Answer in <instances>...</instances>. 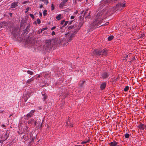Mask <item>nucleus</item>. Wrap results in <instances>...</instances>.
Segmentation results:
<instances>
[{
	"label": "nucleus",
	"instance_id": "obj_61",
	"mask_svg": "<svg viewBox=\"0 0 146 146\" xmlns=\"http://www.w3.org/2000/svg\"><path fill=\"white\" fill-rule=\"evenodd\" d=\"M136 26H135V25L133 26L132 27V29H134L135 28H136Z\"/></svg>",
	"mask_w": 146,
	"mask_h": 146
},
{
	"label": "nucleus",
	"instance_id": "obj_16",
	"mask_svg": "<svg viewBox=\"0 0 146 146\" xmlns=\"http://www.w3.org/2000/svg\"><path fill=\"white\" fill-rule=\"evenodd\" d=\"M19 2H14L12 3L11 5V8H15L18 5Z\"/></svg>",
	"mask_w": 146,
	"mask_h": 146
},
{
	"label": "nucleus",
	"instance_id": "obj_18",
	"mask_svg": "<svg viewBox=\"0 0 146 146\" xmlns=\"http://www.w3.org/2000/svg\"><path fill=\"white\" fill-rule=\"evenodd\" d=\"M140 124L138 126V128L140 130H143L144 129L143 126H144V124H142V123L140 122Z\"/></svg>",
	"mask_w": 146,
	"mask_h": 146
},
{
	"label": "nucleus",
	"instance_id": "obj_26",
	"mask_svg": "<svg viewBox=\"0 0 146 146\" xmlns=\"http://www.w3.org/2000/svg\"><path fill=\"white\" fill-rule=\"evenodd\" d=\"M61 16L62 15L60 14L56 17V18L57 20L59 21L61 19Z\"/></svg>",
	"mask_w": 146,
	"mask_h": 146
},
{
	"label": "nucleus",
	"instance_id": "obj_31",
	"mask_svg": "<svg viewBox=\"0 0 146 146\" xmlns=\"http://www.w3.org/2000/svg\"><path fill=\"white\" fill-rule=\"evenodd\" d=\"M145 36V34L144 33H143V34H140L139 35V36H140V38H143L144 39V36Z\"/></svg>",
	"mask_w": 146,
	"mask_h": 146
},
{
	"label": "nucleus",
	"instance_id": "obj_37",
	"mask_svg": "<svg viewBox=\"0 0 146 146\" xmlns=\"http://www.w3.org/2000/svg\"><path fill=\"white\" fill-rule=\"evenodd\" d=\"M129 89V87L128 86H127L124 89V90L125 92L127 91Z\"/></svg>",
	"mask_w": 146,
	"mask_h": 146
},
{
	"label": "nucleus",
	"instance_id": "obj_6",
	"mask_svg": "<svg viewBox=\"0 0 146 146\" xmlns=\"http://www.w3.org/2000/svg\"><path fill=\"white\" fill-rule=\"evenodd\" d=\"M90 11H89L88 9H86L85 11H83L82 12V13L83 14L82 18H86L88 17L90 15Z\"/></svg>",
	"mask_w": 146,
	"mask_h": 146
},
{
	"label": "nucleus",
	"instance_id": "obj_47",
	"mask_svg": "<svg viewBox=\"0 0 146 146\" xmlns=\"http://www.w3.org/2000/svg\"><path fill=\"white\" fill-rule=\"evenodd\" d=\"M37 23L39 24H40V23H41V21L39 19H37Z\"/></svg>",
	"mask_w": 146,
	"mask_h": 146
},
{
	"label": "nucleus",
	"instance_id": "obj_3",
	"mask_svg": "<svg viewBox=\"0 0 146 146\" xmlns=\"http://www.w3.org/2000/svg\"><path fill=\"white\" fill-rule=\"evenodd\" d=\"M44 47L46 50L51 49L53 47V44L51 39H46L44 40Z\"/></svg>",
	"mask_w": 146,
	"mask_h": 146
},
{
	"label": "nucleus",
	"instance_id": "obj_14",
	"mask_svg": "<svg viewBox=\"0 0 146 146\" xmlns=\"http://www.w3.org/2000/svg\"><path fill=\"white\" fill-rule=\"evenodd\" d=\"M102 78L103 79L108 78V77L109 75L107 72H103L101 75Z\"/></svg>",
	"mask_w": 146,
	"mask_h": 146
},
{
	"label": "nucleus",
	"instance_id": "obj_19",
	"mask_svg": "<svg viewBox=\"0 0 146 146\" xmlns=\"http://www.w3.org/2000/svg\"><path fill=\"white\" fill-rule=\"evenodd\" d=\"M89 141L90 138L89 137H88L86 138L85 140H84V141L82 142L81 143L82 144H86Z\"/></svg>",
	"mask_w": 146,
	"mask_h": 146
},
{
	"label": "nucleus",
	"instance_id": "obj_2",
	"mask_svg": "<svg viewBox=\"0 0 146 146\" xmlns=\"http://www.w3.org/2000/svg\"><path fill=\"white\" fill-rule=\"evenodd\" d=\"M115 12L113 7L108 8L107 9H104L102 12L101 13H98L97 15L98 16H100L102 14L104 15L105 17H108L110 15L114 13Z\"/></svg>",
	"mask_w": 146,
	"mask_h": 146
},
{
	"label": "nucleus",
	"instance_id": "obj_64",
	"mask_svg": "<svg viewBox=\"0 0 146 146\" xmlns=\"http://www.w3.org/2000/svg\"><path fill=\"white\" fill-rule=\"evenodd\" d=\"M1 126L4 127H6L5 125L4 124H2L1 125Z\"/></svg>",
	"mask_w": 146,
	"mask_h": 146
},
{
	"label": "nucleus",
	"instance_id": "obj_4",
	"mask_svg": "<svg viewBox=\"0 0 146 146\" xmlns=\"http://www.w3.org/2000/svg\"><path fill=\"white\" fill-rule=\"evenodd\" d=\"M125 0H122L118 4H117L116 6L113 7V9L115 11L118 10L120 8H122L126 6Z\"/></svg>",
	"mask_w": 146,
	"mask_h": 146
},
{
	"label": "nucleus",
	"instance_id": "obj_39",
	"mask_svg": "<svg viewBox=\"0 0 146 146\" xmlns=\"http://www.w3.org/2000/svg\"><path fill=\"white\" fill-rule=\"evenodd\" d=\"M27 73L31 75H33V72L31 71L28 70L27 72Z\"/></svg>",
	"mask_w": 146,
	"mask_h": 146
},
{
	"label": "nucleus",
	"instance_id": "obj_20",
	"mask_svg": "<svg viewBox=\"0 0 146 146\" xmlns=\"http://www.w3.org/2000/svg\"><path fill=\"white\" fill-rule=\"evenodd\" d=\"M42 95L44 96L43 101H45L46 99L47 98L48 96L44 92H42Z\"/></svg>",
	"mask_w": 146,
	"mask_h": 146
},
{
	"label": "nucleus",
	"instance_id": "obj_63",
	"mask_svg": "<svg viewBox=\"0 0 146 146\" xmlns=\"http://www.w3.org/2000/svg\"><path fill=\"white\" fill-rule=\"evenodd\" d=\"M27 99H28V98H25L24 99V102H26L27 100Z\"/></svg>",
	"mask_w": 146,
	"mask_h": 146
},
{
	"label": "nucleus",
	"instance_id": "obj_42",
	"mask_svg": "<svg viewBox=\"0 0 146 146\" xmlns=\"http://www.w3.org/2000/svg\"><path fill=\"white\" fill-rule=\"evenodd\" d=\"M54 8H55V7H54V5L52 3L51 4V10H52V11L53 10H54Z\"/></svg>",
	"mask_w": 146,
	"mask_h": 146
},
{
	"label": "nucleus",
	"instance_id": "obj_29",
	"mask_svg": "<svg viewBox=\"0 0 146 146\" xmlns=\"http://www.w3.org/2000/svg\"><path fill=\"white\" fill-rule=\"evenodd\" d=\"M65 4L64 2H63L62 1L60 3L59 5V7L60 8H62L63 7H64L65 5Z\"/></svg>",
	"mask_w": 146,
	"mask_h": 146
},
{
	"label": "nucleus",
	"instance_id": "obj_62",
	"mask_svg": "<svg viewBox=\"0 0 146 146\" xmlns=\"http://www.w3.org/2000/svg\"><path fill=\"white\" fill-rule=\"evenodd\" d=\"M9 14L10 15V17H12V15H13V13H9Z\"/></svg>",
	"mask_w": 146,
	"mask_h": 146
},
{
	"label": "nucleus",
	"instance_id": "obj_9",
	"mask_svg": "<svg viewBox=\"0 0 146 146\" xmlns=\"http://www.w3.org/2000/svg\"><path fill=\"white\" fill-rule=\"evenodd\" d=\"M51 40L52 41V43L53 46L55 45H56L59 43L60 41L59 40L58 37L51 39Z\"/></svg>",
	"mask_w": 146,
	"mask_h": 146
},
{
	"label": "nucleus",
	"instance_id": "obj_25",
	"mask_svg": "<svg viewBox=\"0 0 146 146\" xmlns=\"http://www.w3.org/2000/svg\"><path fill=\"white\" fill-rule=\"evenodd\" d=\"M128 55L126 54H125L124 55V57H123V60H125V62L127 60V58L128 57Z\"/></svg>",
	"mask_w": 146,
	"mask_h": 146
},
{
	"label": "nucleus",
	"instance_id": "obj_30",
	"mask_svg": "<svg viewBox=\"0 0 146 146\" xmlns=\"http://www.w3.org/2000/svg\"><path fill=\"white\" fill-rule=\"evenodd\" d=\"M34 119H29L28 121V123L29 124H31L32 122L34 121Z\"/></svg>",
	"mask_w": 146,
	"mask_h": 146
},
{
	"label": "nucleus",
	"instance_id": "obj_5",
	"mask_svg": "<svg viewBox=\"0 0 146 146\" xmlns=\"http://www.w3.org/2000/svg\"><path fill=\"white\" fill-rule=\"evenodd\" d=\"M12 38L14 41L19 40L20 37L19 36L20 34L19 33H11Z\"/></svg>",
	"mask_w": 146,
	"mask_h": 146
},
{
	"label": "nucleus",
	"instance_id": "obj_10",
	"mask_svg": "<svg viewBox=\"0 0 146 146\" xmlns=\"http://www.w3.org/2000/svg\"><path fill=\"white\" fill-rule=\"evenodd\" d=\"M27 23V20L24 18L22 19L20 22V28L22 27L23 29L25 28V24Z\"/></svg>",
	"mask_w": 146,
	"mask_h": 146
},
{
	"label": "nucleus",
	"instance_id": "obj_41",
	"mask_svg": "<svg viewBox=\"0 0 146 146\" xmlns=\"http://www.w3.org/2000/svg\"><path fill=\"white\" fill-rule=\"evenodd\" d=\"M42 122L41 123L40 122L39 123V124L38 125V127H39V129H40L41 128L42 125Z\"/></svg>",
	"mask_w": 146,
	"mask_h": 146
},
{
	"label": "nucleus",
	"instance_id": "obj_33",
	"mask_svg": "<svg viewBox=\"0 0 146 146\" xmlns=\"http://www.w3.org/2000/svg\"><path fill=\"white\" fill-rule=\"evenodd\" d=\"M31 117L27 114L25 116V119L26 120H28Z\"/></svg>",
	"mask_w": 146,
	"mask_h": 146
},
{
	"label": "nucleus",
	"instance_id": "obj_1",
	"mask_svg": "<svg viewBox=\"0 0 146 146\" xmlns=\"http://www.w3.org/2000/svg\"><path fill=\"white\" fill-rule=\"evenodd\" d=\"M108 52V50L106 48L103 50L100 49L96 48L94 49L92 52L93 55L98 57L100 56H106Z\"/></svg>",
	"mask_w": 146,
	"mask_h": 146
},
{
	"label": "nucleus",
	"instance_id": "obj_8",
	"mask_svg": "<svg viewBox=\"0 0 146 146\" xmlns=\"http://www.w3.org/2000/svg\"><path fill=\"white\" fill-rule=\"evenodd\" d=\"M98 16H97L98 18L95 19V21H94V23H95L96 25V26L97 28H98V26L100 25L103 22V20H99V17H98ZM97 17V16H96Z\"/></svg>",
	"mask_w": 146,
	"mask_h": 146
},
{
	"label": "nucleus",
	"instance_id": "obj_15",
	"mask_svg": "<svg viewBox=\"0 0 146 146\" xmlns=\"http://www.w3.org/2000/svg\"><path fill=\"white\" fill-rule=\"evenodd\" d=\"M106 86V82H103L100 85V90H104Z\"/></svg>",
	"mask_w": 146,
	"mask_h": 146
},
{
	"label": "nucleus",
	"instance_id": "obj_28",
	"mask_svg": "<svg viewBox=\"0 0 146 146\" xmlns=\"http://www.w3.org/2000/svg\"><path fill=\"white\" fill-rule=\"evenodd\" d=\"M23 138L26 141H27L29 139V137H28L27 135H24L23 136Z\"/></svg>",
	"mask_w": 146,
	"mask_h": 146
},
{
	"label": "nucleus",
	"instance_id": "obj_17",
	"mask_svg": "<svg viewBox=\"0 0 146 146\" xmlns=\"http://www.w3.org/2000/svg\"><path fill=\"white\" fill-rule=\"evenodd\" d=\"M30 25H28L26 29L23 31V35L25 34L26 32H27L26 34L28 33V32L29 31V29L30 28Z\"/></svg>",
	"mask_w": 146,
	"mask_h": 146
},
{
	"label": "nucleus",
	"instance_id": "obj_22",
	"mask_svg": "<svg viewBox=\"0 0 146 146\" xmlns=\"http://www.w3.org/2000/svg\"><path fill=\"white\" fill-rule=\"evenodd\" d=\"M77 27L76 24L75 23L73 25L69 26L68 28L67 29L70 30L72 29H74L75 27Z\"/></svg>",
	"mask_w": 146,
	"mask_h": 146
},
{
	"label": "nucleus",
	"instance_id": "obj_54",
	"mask_svg": "<svg viewBox=\"0 0 146 146\" xmlns=\"http://www.w3.org/2000/svg\"><path fill=\"white\" fill-rule=\"evenodd\" d=\"M73 21H74V20H73L71 21H70V22L69 21V22L68 23V25H69L71 24H72V22H73Z\"/></svg>",
	"mask_w": 146,
	"mask_h": 146
},
{
	"label": "nucleus",
	"instance_id": "obj_60",
	"mask_svg": "<svg viewBox=\"0 0 146 146\" xmlns=\"http://www.w3.org/2000/svg\"><path fill=\"white\" fill-rule=\"evenodd\" d=\"M68 122H69V121H66V126H68V124L69 123H68Z\"/></svg>",
	"mask_w": 146,
	"mask_h": 146
},
{
	"label": "nucleus",
	"instance_id": "obj_53",
	"mask_svg": "<svg viewBox=\"0 0 146 146\" xmlns=\"http://www.w3.org/2000/svg\"><path fill=\"white\" fill-rule=\"evenodd\" d=\"M68 0H62V2L66 4Z\"/></svg>",
	"mask_w": 146,
	"mask_h": 146
},
{
	"label": "nucleus",
	"instance_id": "obj_38",
	"mask_svg": "<svg viewBox=\"0 0 146 146\" xmlns=\"http://www.w3.org/2000/svg\"><path fill=\"white\" fill-rule=\"evenodd\" d=\"M43 2H44V3L46 5H47L48 3V0H40Z\"/></svg>",
	"mask_w": 146,
	"mask_h": 146
},
{
	"label": "nucleus",
	"instance_id": "obj_21",
	"mask_svg": "<svg viewBox=\"0 0 146 146\" xmlns=\"http://www.w3.org/2000/svg\"><path fill=\"white\" fill-rule=\"evenodd\" d=\"M35 111H36L35 110H32L28 114L31 117H33L34 115V114Z\"/></svg>",
	"mask_w": 146,
	"mask_h": 146
},
{
	"label": "nucleus",
	"instance_id": "obj_13",
	"mask_svg": "<svg viewBox=\"0 0 146 146\" xmlns=\"http://www.w3.org/2000/svg\"><path fill=\"white\" fill-rule=\"evenodd\" d=\"M118 142H116L114 140L112 142L108 143V144L110 146H119V145H118Z\"/></svg>",
	"mask_w": 146,
	"mask_h": 146
},
{
	"label": "nucleus",
	"instance_id": "obj_34",
	"mask_svg": "<svg viewBox=\"0 0 146 146\" xmlns=\"http://www.w3.org/2000/svg\"><path fill=\"white\" fill-rule=\"evenodd\" d=\"M31 117L27 114L25 116V119L26 120H28Z\"/></svg>",
	"mask_w": 146,
	"mask_h": 146
},
{
	"label": "nucleus",
	"instance_id": "obj_40",
	"mask_svg": "<svg viewBox=\"0 0 146 146\" xmlns=\"http://www.w3.org/2000/svg\"><path fill=\"white\" fill-rule=\"evenodd\" d=\"M43 15L44 16H46L47 14V11L46 10H44L43 12Z\"/></svg>",
	"mask_w": 146,
	"mask_h": 146
},
{
	"label": "nucleus",
	"instance_id": "obj_43",
	"mask_svg": "<svg viewBox=\"0 0 146 146\" xmlns=\"http://www.w3.org/2000/svg\"><path fill=\"white\" fill-rule=\"evenodd\" d=\"M47 29H48V28L46 27H45V28H42L41 29V31H40V32H42V31H44V30H46Z\"/></svg>",
	"mask_w": 146,
	"mask_h": 146
},
{
	"label": "nucleus",
	"instance_id": "obj_27",
	"mask_svg": "<svg viewBox=\"0 0 146 146\" xmlns=\"http://www.w3.org/2000/svg\"><path fill=\"white\" fill-rule=\"evenodd\" d=\"M114 36L113 35L110 36L108 38V41H111L113 38Z\"/></svg>",
	"mask_w": 146,
	"mask_h": 146
},
{
	"label": "nucleus",
	"instance_id": "obj_59",
	"mask_svg": "<svg viewBox=\"0 0 146 146\" xmlns=\"http://www.w3.org/2000/svg\"><path fill=\"white\" fill-rule=\"evenodd\" d=\"M143 124H144V126H143V127H144V129H146V123L145 124L144 123Z\"/></svg>",
	"mask_w": 146,
	"mask_h": 146
},
{
	"label": "nucleus",
	"instance_id": "obj_55",
	"mask_svg": "<svg viewBox=\"0 0 146 146\" xmlns=\"http://www.w3.org/2000/svg\"><path fill=\"white\" fill-rule=\"evenodd\" d=\"M82 1V0H75L74 3L76 4L77 3V1Z\"/></svg>",
	"mask_w": 146,
	"mask_h": 146
},
{
	"label": "nucleus",
	"instance_id": "obj_56",
	"mask_svg": "<svg viewBox=\"0 0 146 146\" xmlns=\"http://www.w3.org/2000/svg\"><path fill=\"white\" fill-rule=\"evenodd\" d=\"M55 34H56L55 32L54 31H53L51 33V35L52 36L54 35H55Z\"/></svg>",
	"mask_w": 146,
	"mask_h": 146
},
{
	"label": "nucleus",
	"instance_id": "obj_50",
	"mask_svg": "<svg viewBox=\"0 0 146 146\" xmlns=\"http://www.w3.org/2000/svg\"><path fill=\"white\" fill-rule=\"evenodd\" d=\"M65 22V20H62V21H61L60 24L61 25H63Z\"/></svg>",
	"mask_w": 146,
	"mask_h": 146
},
{
	"label": "nucleus",
	"instance_id": "obj_36",
	"mask_svg": "<svg viewBox=\"0 0 146 146\" xmlns=\"http://www.w3.org/2000/svg\"><path fill=\"white\" fill-rule=\"evenodd\" d=\"M34 80L32 78H31L30 79L28 80L26 82V83H28L29 84L30 82H31L32 81H33Z\"/></svg>",
	"mask_w": 146,
	"mask_h": 146
},
{
	"label": "nucleus",
	"instance_id": "obj_24",
	"mask_svg": "<svg viewBox=\"0 0 146 146\" xmlns=\"http://www.w3.org/2000/svg\"><path fill=\"white\" fill-rule=\"evenodd\" d=\"M86 82L85 80H82V83L79 84V87L80 88H83L84 86V83Z\"/></svg>",
	"mask_w": 146,
	"mask_h": 146
},
{
	"label": "nucleus",
	"instance_id": "obj_23",
	"mask_svg": "<svg viewBox=\"0 0 146 146\" xmlns=\"http://www.w3.org/2000/svg\"><path fill=\"white\" fill-rule=\"evenodd\" d=\"M7 23L5 21L2 22L1 23V28L3 27L4 26H7Z\"/></svg>",
	"mask_w": 146,
	"mask_h": 146
},
{
	"label": "nucleus",
	"instance_id": "obj_57",
	"mask_svg": "<svg viewBox=\"0 0 146 146\" xmlns=\"http://www.w3.org/2000/svg\"><path fill=\"white\" fill-rule=\"evenodd\" d=\"M56 28V26H54L53 27H52L51 29V30H54V29H55Z\"/></svg>",
	"mask_w": 146,
	"mask_h": 146
},
{
	"label": "nucleus",
	"instance_id": "obj_11",
	"mask_svg": "<svg viewBox=\"0 0 146 146\" xmlns=\"http://www.w3.org/2000/svg\"><path fill=\"white\" fill-rule=\"evenodd\" d=\"M80 28H79L77 26L75 27V28L74 29V31L72 32V33L71 38H72V37H74V35L77 33L79 31V30H80Z\"/></svg>",
	"mask_w": 146,
	"mask_h": 146
},
{
	"label": "nucleus",
	"instance_id": "obj_58",
	"mask_svg": "<svg viewBox=\"0 0 146 146\" xmlns=\"http://www.w3.org/2000/svg\"><path fill=\"white\" fill-rule=\"evenodd\" d=\"M74 18H75V16H71L70 17V19H74Z\"/></svg>",
	"mask_w": 146,
	"mask_h": 146
},
{
	"label": "nucleus",
	"instance_id": "obj_49",
	"mask_svg": "<svg viewBox=\"0 0 146 146\" xmlns=\"http://www.w3.org/2000/svg\"><path fill=\"white\" fill-rule=\"evenodd\" d=\"M29 15L32 19H34L35 18V17L33 15L31 14H30Z\"/></svg>",
	"mask_w": 146,
	"mask_h": 146
},
{
	"label": "nucleus",
	"instance_id": "obj_48",
	"mask_svg": "<svg viewBox=\"0 0 146 146\" xmlns=\"http://www.w3.org/2000/svg\"><path fill=\"white\" fill-rule=\"evenodd\" d=\"M68 126L71 127H73V124L72 123H69Z\"/></svg>",
	"mask_w": 146,
	"mask_h": 146
},
{
	"label": "nucleus",
	"instance_id": "obj_46",
	"mask_svg": "<svg viewBox=\"0 0 146 146\" xmlns=\"http://www.w3.org/2000/svg\"><path fill=\"white\" fill-rule=\"evenodd\" d=\"M5 138H4V139H3V141L5 140L8 137V135H7V134L6 133V134H5Z\"/></svg>",
	"mask_w": 146,
	"mask_h": 146
},
{
	"label": "nucleus",
	"instance_id": "obj_51",
	"mask_svg": "<svg viewBox=\"0 0 146 146\" xmlns=\"http://www.w3.org/2000/svg\"><path fill=\"white\" fill-rule=\"evenodd\" d=\"M29 9H30L29 7H27L26 9V11H25V13H27V12H28V11H29Z\"/></svg>",
	"mask_w": 146,
	"mask_h": 146
},
{
	"label": "nucleus",
	"instance_id": "obj_12",
	"mask_svg": "<svg viewBox=\"0 0 146 146\" xmlns=\"http://www.w3.org/2000/svg\"><path fill=\"white\" fill-rule=\"evenodd\" d=\"M90 29L89 31H92L94 29L97 28L96 26V25L95 23L93 22L91 23L90 26Z\"/></svg>",
	"mask_w": 146,
	"mask_h": 146
},
{
	"label": "nucleus",
	"instance_id": "obj_52",
	"mask_svg": "<svg viewBox=\"0 0 146 146\" xmlns=\"http://www.w3.org/2000/svg\"><path fill=\"white\" fill-rule=\"evenodd\" d=\"M38 122H37V121H35L34 122V126H35L36 125V124L37 123H38Z\"/></svg>",
	"mask_w": 146,
	"mask_h": 146
},
{
	"label": "nucleus",
	"instance_id": "obj_32",
	"mask_svg": "<svg viewBox=\"0 0 146 146\" xmlns=\"http://www.w3.org/2000/svg\"><path fill=\"white\" fill-rule=\"evenodd\" d=\"M32 139H31V140L30 142V144H33L34 143V140L35 139V137H33L32 136Z\"/></svg>",
	"mask_w": 146,
	"mask_h": 146
},
{
	"label": "nucleus",
	"instance_id": "obj_7",
	"mask_svg": "<svg viewBox=\"0 0 146 146\" xmlns=\"http://www.w3.org/2000/svg\"><path fill=\"white\" fill-rule=\"evenodd\" d=\"M84 23V18H82V16H80V21L79 23H75L76 27H78L80 28H81V27L83 25Z\"/></svg>",
	"mask_w": 146,
	"mask_h": 146
},
{
	"label": "nucleus",
	"instance_id": "obj_35",
	"mask_svg": "<svg viewBox=\"0 0 146 146\" xmlns=\"http://www.w3.org/2000/svg\"><path fill=\"white\" fill-rule=\"evenodd\" d=\"M124 136L126 138H128L129 137L130 135L129 134L126 133L124 135Z\"/></svg>",
	"mask_w": 146,
	"mask_h": 146
},
{
	"label": "nucleus",
	"instance_id": "obj_44",
	"mask_svg": "<svg viewBox=\"0 0 146 146\" xmlns=\"http://www.w3.org/2000/svg\"><path fill=\"white\" fill-rule=\"evenodd\" d=\"M64 94V95L63 96V97L62 98L63 99H64L65 98H66L68 95V94H67L66 93Z\"/></svg>",
	"mask_w": 146,
	"mask_h": 146
},
{
	"label": "nucleus",
	"instance_id": "obj_45",
	"mask_svg": "<svg viewBox=\"0 0 146 146\" xmlns=\"http://www.w3.org/2000/svg\"><path fill=\"white\" fill-rule=\"evenodd\" d=\"M65 22V23H64V24L63 25V27L66 26L67 25L69 21H65V22Z\"/></svg>",
	"mask_w": 146,
	"mask_h": 146
}]
</instances>
